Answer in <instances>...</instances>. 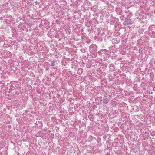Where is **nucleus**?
Instances as JSON below:
<instances>
[{
  "label": "nucleus",
  "mask_w": 155,
  "mask_h": 155,
  "mask_svg": "<svg viewBox=\"0 0 155 155\" xmlns=\"http://www.w3.org/2000/svg\"><path fill=\"white\" fill-rule=\"evenodd\" d=\"M114 66L113 64H110L109 66L110 69L112 71L114 70Z\"/></svg>",
  "instance_id": "20e7f679"
},
{
  "label": "nucleus",
  "mask_w": 155,
  "mask_h": 155,
  "mask_svg": "<svg viewBox=\"0 0 155 155\" xmlns=\"http://www.w3.org/2000/svg\"><path fill=\"white\" fill-rule=\"evenodd\" d=\"M104 98L103 99V102L104 103V104H106L108 103V102L110 101V99L109 97L107 98V97L105 96H104Z\"/></svg>",
  "instance_id": "7ed1b4c3"
},
{
  "label": "nucleus",
  "mask_w": 155,
  "mask_h": 155,
  "mask_svg": "<svg viewBox=\"0 0 155 155\" xmlns=\"http://www.w3.org/2000/svg\"><path fill=\"white\" fill-rule=\"evenodd\" d=\"M83 72V69L82 68H79L78 70V73L79 75H81L82 73Z\"/></svg>",
  "instance_id": "39448f33"
},
{
  "label": "nucleus",
  "mask_w": 155,
  "mask_h": 155,
  "mask_svg": "<svg viewBox=\"0 0 155 155\" xmlns=\"http://www.w3.org/2000/svg\"><path fill=\"white\" fill-rule=\"evenodd\" d=\"M56 61L54 60V61H51V66H54L55 65V63Z\"/></svg>",
  "instance_id": "423d86ee"
},
{
  "label": "nucleus",
  "mask_w": 155,
  "mask_h": 155,
  "mask_svg": "<svg viewBox=\"0 0 155 155\" xmlns=\"http://www.w3.org/2000/svg\"><path fill=\"white\" fill-rule=\"evenodd\" d=\"M104 52H106V53L108 51L106 49H104Z\"/></svg>",
  "instance_id": "1a4fd4ad"
},
{
  "label": "nucleus",
  "mask_w": 155,
  "mask_h": 155,
  "mask_svg": "<svg viewBox=\"0 0 155 155\" xmlns=\"http://www.w3.org/2000/svg\"><path fill=\"white\" fill-rule=\"evenodd\" d=\"M96 48H97V47L95 45L92 44L90 45L89 47V50L91 53H94V50Z\"/></svg>",
  "instance_id": "f257e3e1"
},
{
  "label": "nucleus",
  "mask_w": 155,
  "mask_h": 155,
  "mask_svg": "<svg viewBox=\"0 0 155 155\" xmlns=\"http://www.w3.org/2000/svg\"><path fill=\"white\" fill-rule=\"evenodd\" d=\"M99 98V99H100V100L101 101H102V97H100Z\"/></svg>",
  "instance_id": "0eeeda50"
},
{
  "label": "nucleus",
  "mask_w": 155,
  "mask_h": 155,
  "mask_svg": "<svg viewBox=\"0 0 155 155\" xmlns=\"http://www.w3.org/2000/svg\"><path fill=\"white\" fill-rule=\"evenodd\" d=\"M97 48H95L94 50V52L96 51H97Z\"/></svg>",
  "instance_id": "6e6552de"
},
{
  "label": "nucleus",
  "mask_w": 155,
  "mask_h": 155,
  "mask_svg": "<svg viewBox=\"0 0 155 155\" xmlns=\"http://www.w3.org/2000/svg\"><path fill=\"white\" fill-rule=\"evenodd\" d=\"M131 19L128 18L127 17H126L125 19V21L124 22L123 24L124 25H128L130 24V22Z\"/></svg>",
  "instance_id": "f03ea898"
}]
</instances>
